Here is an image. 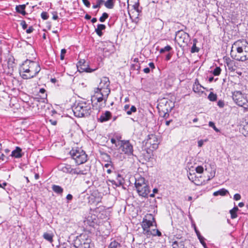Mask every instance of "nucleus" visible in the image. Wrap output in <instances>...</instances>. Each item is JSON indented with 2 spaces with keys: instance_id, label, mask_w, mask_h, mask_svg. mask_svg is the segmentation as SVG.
<instances>
[{
  "instance_id": "1",
  "label": "nucleus",
  "mask_w": 248,
  "mask_h": 248,
  "mask_svg": "<svg viewBox=\"0 0 248 248\" xmlns=\"http://www.w3.org/2000/svg\"><path fill=\"white\" fill-rule=\"evenodd\" d=\"M231 57L237 61L245 62L248 60V43L246 40L239 39L235 41L232 47Z\"/></svg>"
},
{
  "instance_id": "2",
  "label": "nucleus",
  "mask_w": 248,
  "mask_h": 248,
  "mask_svg": "<svg viewBox=\"0 0 248 248\" xmlns=\"http://www.w3.org/2000/svg\"><path fill=\"white\" fill-rule=\"evenodd\" d=\"M41 70L39 63L35 61L28 59L25 60L20 68L22 78L25 79H31L35 77Z\"/></svg>"
},
{
  "instance_id": "3",
  "label": "nucleus",
  "mask_w": 248,
  "mask_h": 248,
  "mask_svg": "<svg viewBox=\"0 0 248 248\" xmlns=\"http://www.w3.org/2000/svg\"><path fill=\"white\" fill-rule=\"evenodd\" d=\"M74 115L77 117H88L92 112V106L88 102L76 101L72 106Z\"/></svg>"
},
{
  "instance_id": "4",
  "label": "nucleus",
  "mask_w": 248,
  "mask_h": 248,
  "mask_svg": "<svg viewBox=\"0 0 248 248\" xmlns=\"http://www.w3.org/2000/svg\"><path fill=\"white\" fill-rule=\"evenodd\" d=\"M69 154L78 165L83 164L87 160L88 155L85 152L80 149H73L70 151Z\"/></svg>"
},
{
  "instance_id": "5",
  "label": "nucleus",
  "mask_w": 248,
  "mask_h": 248,
  "mask_svg": "<svg viewBox=\"0 0 248 248\" xmlns=\"http://www.w3.org/2000/svg\"><path fill=\"white\" fill-rule=\"evenodd\" d=\"M232 98L234 102L238 106L243 107L244 108L248 107V102L245 95L241 92L236 91L232 93Z\"/></svg>"
},
{
  "instance_id": "6",
  "label": "nucleus",
  "mask_w": 248,
  "mask_h": 248,
  "mask_svg": "<svg viewBox=\"0 0 248 248\" xmlns=\"http://www.w3.org/2000/svg\"><path fill=\"white\" fill-rule=\"evenodd\" d=\"M175 40L179 43H182L187 45L190 41L189 35L181 30L176 32Z\"/></svg>"
},
{
  "instance_id": "7",
  "label": "nucleus",
  "mask_w": 248,
  "mask_h": 248,
  "mask_svg": "<svg viewBox=\"0 0 248 248\" xmlns=\"http://www.w3.org/2000/svg\"><path fill=\"white\" fill-rule=\"evenodd\" d=\"M159 141L155 135H149L145 142V146L151 148V150H155L158 148Z\"/></svg>"
},
{
  "instance_id": "8",
  "label": "nucleus",
  "mask_w": 248,
  "mask_h": 248,
  "mask_svg": "<svg viewBox=\"0 0 248 248\" xmlns=\"http://www.w3.org/2000/svg\"><path fill=\"white\" fill-rule=\"evenodd\" d=\"M85 235L80 236L75 242L76 248H90L91 240L89 238H85Z\"/></svg>"
},
{
  "instance_id": "9",
  "label": "nucleus",
  "mask_w": 248,
  "mask_h": 248,
  "mask_svg": "<svg viewBox=\"0 0 248 248\" xmlns=\"http://www.w3.org/2000/svg\"><path fill=\"white\" fill-rule=\"evenodd\" d=\"M120 149L124 153L128 155H133V146L128 140H121Z\"/></svg>"
},
{
  "instance_id": "10",
  "label": "nucleus",
  "mask_w": 248,
  "mask_h": 248,
  "mask_svg": "<svg viewBox=\"0 0 248 248\" xmlns=\"http://www.w3.org/2000/svg\"><path fill=\"white\" fill-rule=\"evenodd\" d=\"M78 70L79 72H92L94 71L91 69L89 65L86 63L84 60H80L77 65Z\"/></svg>"
},
{
  "instance_id": "11",
  "label": "nucleus",
  "mask_w": 248,
  "mask_h": 248,
  "mask_svg": "<svg viewBox=\"0 0 248 248\" xmlns=\"http://www.w3.org/2000/svg\"><path fill=\"white\" fill-rule=\"evenodd\" d=\"M153 220H147L146 219H143L142 222V228L143 230V232L146 234L147 235H150V232H151L149 230V228L153 226V223L155 222V219L154 217H152Z\"/></svg>"
},
{
  "instance_id": "12",
  "label": "nucleus",
  "mask_w": 248,
  "mask_h": 248,
  "mask_svg": "<svg viewBox=\"0 0 248 248\" xmlns=\"http://www.w3.org/2000/svg\"><path fill=\"white\" fill-rule=\"evenodd\" d=\"M137 192L140 196L143 198H147L150 191L149 186H143L136 188Z\"/></svg>"
},
{
  "instance_id": "13",
  "label": "nucleus",
  "mask_w": 248,
  "mask_h": 248,
  "mask_svg": "<svg viewBox=\"0 0 248 248\" xmlns=\"http://www.w3.org/2000/svg\"><path fill=\"white\" fill-rule=\"evenodd\" d=\"M59 170L65 173L74 174V169L72 168L71 166L67 164H63L59 166Z\"/></svg>"
},
{
  "instance_id": "14",
  "label": "nucleus",
  "mask_w": 248,
  "mask_h": 248,
  "mask_svg": "<svg viewBox=\"0 0 248 248\" xmlns=\"http://www.w3.org/2000/svg\"><path fill=\"white\" fill-rule=\"evenodd\" d=\"M111 117V113L109 111H106L104 113H102L100 117L98 119V121L104 123L110 120Z\"/></svg>"
},
{
  "instance_id": "15",
  "label": "nucleus",
  "mask_w": 248,
  "mask_h": 248,
  "mask_svg": "<svg viewBox=\"0 0 248 248\" xmlns=\"http://www.w3.org/2000/svg\"><path fill=\"white\" fill-rule=\"evenodd\" d=\"M90 170V167L86 165L83 169L78 168L74 169V174L86 175Z\"/></svg>"
},
{
  "instance_id": "16",
  "label": "nucleus",
  "mask_w": 248,
  "mask_h": 248,
  "mask_svg": "<svg viewBox=\"0 0 248 248\" xmlns=\"http://www.w3.org/2000/svg\"><path fill=\"white\" fill-rule=\"evenodd\" d=\"M110 93V90L109 88H105L103 89L101 88H96V90L95 91V93H99V95L104 96L107 99Z\"/></svg>"
},
{
  "instance_id": "17",
  "label": "nucleus",
  "mask_w": 248,
  "mask_h": 248,
  "mask_svg": "<svg viewBox=\"0 0 248 248\" xmlns=\"http://www.w3.org/2000/svg\"><path fill=\"white\" fill-rule=\"evenodd\" d=\"M110 84V81L109 78L107 77H104L101 79L100 82L99 83V87L97 88L105 89L109 88Z\"/></svg>"
},
{
  "instance_id": "18",
  "label": "nucleus",
  "mask_w": 248,
  "mask_h": 248,
  "mask_svg": "<svg viewBox=\"0 0 248 248\" xmlns=\"http://www.w3.org/2000/svg\"><path fill=\"white\" fill-rule=\"evenodd\" d=\"M23 153L22 152V149L19 147L16 146V149L13 150L11 154V156L16 158L22 157Z\"/></svg>"
},
{
  "instance_id": "19",
  "label": "nucleus",
  "mask_w": 248,
  "mask_h": 248,
  "mask_svg": "<svg viewBox=\"0 0 248 248\" xmlns=\"http://www.w3.org/2000/svg\"><path fill=\"white\" fill-rule=\"evenodd\" d=\"M103 51L104 52L111 53L114 51V46L112 42H106L104 45Z\"/></svg>"
},
{
  "instance_id": "20",
  "label": "nucleus",
  "mask_w": 248,
  "mask_h": 248,
  "mask_svg": "<svg viewBox=\"0 0 248 248\" xmlns=\"http://www.w3.org/2000/svg\"><path fill=\"white\" fill-rule=\"evenodd\" d=\"M28 4V3H27L26 4L16 5V12L21 14L23 16H25L27 14V13L25 12V10L26 8V5Z\"/></svg>"
},
{
  "instance_id": "21",
  "label": "nucleus",
  "mask_w": 248,
  "mask_h": 248,
  "mask_svg": "<svg viewBox=\"0 0 248 248\" xmlns=\"http://www.w3.org/2000/svg\"><path fill=\"white\" fill-rule=\"evenodd\" d=\"M106 28L105 25L99 24L97 26V28L95 29V32L100 37L103 34L102 31L105 30Z\"/></svg>"
},
{
  "instance_id": "22",
  "label": "nucleus",
  "mask_w": 248,
  "mask_h": 248,
  "mask_svg": "<svg viewBox=\"0 0 248 248\" xmlns=\"http://www.w3.org/2000/svg\"><path fill=\"white\" fill-rule=\"evenodd\" d=\"M148 186L145 183V179L143 177H140L138 179H135V186L136 188L142 186Z\"/></svg>"
},
{
  "instance_id": "23",
  "label": "nucleus",
  "mask_w": 248,
  "mask_h": 248,
  "mask_svg": "<svg viewBox=\"0 0 248 248\" xmlns=\"http://www.w3.org/2000/svg\"><path fill=\"white\" fill-rule=\"evenodd\" d=\"M96 94L95 95H93L92 97L91 101L93 103V101L97 100V102H101L103 100H104L105 103L107 101V98H105L104 96H103L102 95L99 96V93H96Z\"/></svg>"
},
{
  "instance_id": "24",
  "label": "nucleus",
  "mask_w": 248,
  "mask_h": 248,
  "mask_svg": "<svg viewBox=\"0 0 248 248\" xmlns=\"http://www.w3.org/2000/svg\"><path fill=\"white\" fill-rule=\"evenodd\" d=\"M130 106L129 105H125L124 107V110L126 111L127 115H131L132 112H135L137 111V108L134 106H132L131 108H129Z\"/></svg>"
},
{
  "instance_id": "25",
  "label": "nucleus",
  "mask_w": 248,
  "mask_h": 248,
  "mask_svg": "<svg viewBox=\"0 0 248 248\" xmlns=\"http://www.w3.org/2000/svg\"><path fill=\"white\" fill-rule=\"evenodd\" d=\"M52 190L57 194L62 195L63 189L60 186L53 185L52 186Z\"/></svg>"
},
{
  "instance_id": "26",
  "label": "nucleus",
  "mask_w": 248,
  "mask_h": 248,
  "mask_svg": "<svg viewBox=\"0 0 248 248\" xmlns=\"http://www.w3.org/2000/svg\"><path fill=\"white\" fill-rule=\"evenodd\" d=\"M202 88L203 87L199 83L198 80L196 79L193 86V91L195 93H200Z\"/></svg>"
},
{
  "instance_id": "27",
  "label": "nucleus",
  "mask_w": 248,
  "mask_h": 248,
  "mask_svg": "<svg viewBox=\"0 0 248 248\" xmlns=\"http://www.w3.org/2000/svg\"><path fill=\"white\" fill-rule=\"evenodd\" d=\"M15 59L13 56H11L8 60V67L9 69H11L12 71L14 70V68L15 67Z\"/></svg>"
},
{
  "instance_id": "28",
  "label": "nucleus",
  "mask_w": 248,
  "mask_h": 248,
  "mask_svg": "<svg viewBox=\"0 0 248 248\" xmlns=\"http://www.w3.org/2000/svg\"><path fill=\"white\" fill-rule=\"evenodd\" d=\"M171 246L172 248H184V241H181L180 242H178L177 241H174L172 242Z\"/></svg>"
},
{
  "instance_id": "29",
  "label": "nucleus",
  "mask_w": 248,
  "mask_h": 248,
  "mask_svg": "<svg viewBox=\"0 0 248 248\" xmlns=\"http://www.w3.org/2000/svg\"><path fill=\"white\" fill-rule=\"evenodd\" d=\"M198 42V40L196 38H194L193 40V46L191 47L190 52L192 53H197L200 51V48L197 47L196 45Z\"/></svg>"
},
{
  "instance_id": "30",
  "label": "nucleus",
  "mask_w": 248,
  "mask_h": 248,
  "mask_svg": "<svg viewBox=\"0 0 248 248\" xmlns=\"http://www.w3.org/2000/svg\"><path fill=\"white\" fill-rule=\"evenodd\" d=\"M227 193H229V191L227 189L225 188H221L217 191L214 192L213 195L214 196H217L218 195L225 196Z\"/></svg>"
},
{
  "instance_id": "31",
  "label": "nucleus",
  "mask_w": 248,
  "mask_h": 248,
  "mask_svg": "<svg viewBox=\"0 0 248 248\" xmlns=\"http://www.w3.org/2000/svg\"><path fill=\"white\" fill-rule=\"evenodd\" d=\"M43 237L45 240L50 243L52 242L53 241V234L52 233L47 232H45L43 235Z\"/></svg>"
},
{
  "instance_id": "32",
  "label": "nucleus",
  "mask_w": 248,
  "mask_h": 248,
  "mask_svg": "<svg viewBox=\"0 0 248 248\" xmlns=\"http://www.w3.org/2000/svg\"><path fill=\"white\" fill-rule=\"evenodd\" d=\"M114 0H107L106 1H104V5L105 7L108 9H112L114 5Z\"/></svg>"
},
{
  "instance_id": "33",
  "label": "nucleus",
  "mask_w": 248,
  "mask_h": 248,
  "mask_svg": "<svg viewBox=\"0 0 248 248\" xmlns=\"http://www.w3.org/2000/svg\"><path fill=\"white\" fill-rule=\"evenodd\" d=\"M131 2L134 3L132 6L133 9L135 10L138 13L141 12V10L139 9V0H133V1Z\"/></svg>"
},
{
  "instance_id": "34",
  "label": "nucleus",
  "mask_w": 248,
  "mask_h": 248,
  "mask_svg": "<svg viewBox=\"0 0 248 248\" xmlns=\"http://www.w3.org/2000/svg\"><path fill=\"white\" fill-rule=\"evenodd\" d=\"M124 179L121 176V175L120 174H117V177H116V182H117V185L116 186H119L123 185L124 184Z\"/></svg>"
},
{
  "instance_id": "35",
  "label": "nucleus",
  "mask_w": 248,
  "mask_h": 248,
  "mask_svg": "<svg viewBox=\"0 0 248 248\" xmlns=\"http://www.w3.org/2000/svg\"><path fill=\"white\" fill-rule=\"evenodd\" d=\"M122 245L121 244L117 242L116 240H114L110 243L109 245V248H121Z\"/></svg>"
},
{
  "instance_id": "36",
  "label": "nucleus",
  "mask_w": 248,
  "mask_h": 248,
  "mask_svg": "<svg viewBox=\"0 0 248 248\" xmlns=\"http://www.w3.org/2000/svg\"><path fill=\"white\" fill-rule=\"evenodd\" d=\"M188 177L189 180L194 183L195 185H199V184L196 183L197 177L194 175V173L192 174L189 172V173L188 174Z\"/></svg>"
},
{
  "instance_id": "37",
  "label": "nucleus",
  "mask_w": 248,
  "mask_h": 248,
  "mask_svg": "<svg viewBox=\"0 0 248 248\" xmlns=\"http://www.w3.org/2000/svg\"><path fill=\"white\" fill-rule=\"evenodd\" d=\"M172 48L169 45H167V46H165L163 48H162L160 49L159 52L160 53H164L165 52H170V51L172 50Z\"/></svg>"
},
{
  "instance_id": "38",
  "label": "nucleus",
  "mask_w": 248,
  "mask_h": 248,
  "mask_svg": "<svg viewBox=\"0 0 248 248\" xmlns=\"http://www.w3.org/2000/svg\"><path fill=\"white\" fill-rule=\"evenodd\" d=\"M208 99L211 101H215L217 99V95L213 92H211L208 96Z\"/></svg>"
},
{
  "instance_id": "39",
  "label": "nucleus",
  "mask_w": 248,
  "mask_h": 248,
  "mask_svg": "<svg viewBox=\"0 0 248 248\" xmlns=\"http://www.w3.org/2000/svg\"><path fill=\"white\" fill-rule=\"evenodd\" d=\"M96 4H93V9L100 8L101 6L104 3V0H96Z\"/></svg>"
},
{
  "instance_id": "40",
  "label": "nucleus",
  "mask_w": 248,
  "mask_h": 248,
  "mask_svg": "<svg viewBox=\"0 0 248 248\" xmlns=\"http://www.w3.org/2000/svg\"><path fill=\"white\" fill-rule=\"evenodd\" d=\"M226 65L228 66V69L230 71L232 72L234 71L235 70V68L234 67V66H235V63L233 61H232L230 62H228V63H227Z\"/></svg>"
},
{
  "instance_id": "41",
  "label": "nucleus",
  "mask_w": 248,
  "mask_h": 248,
  "mask_svg": "<svg viewBox=\"0 0 248 248\" xmlns=\"http://www.w3.org/2000/svg\"><path fill=\"white\" fill-rule=\"evenodd\" d=\"M150 235H153L154 236L157 235L158 236H161L162 234L161 232L158 230L154 229L153 230V232L151 231L150 232Z\"/></svg>"
},
{
  "instance_id": "42",
  "label": "nucleus",
  "mask_w": 248,
  "mask_h": 248,
  "mask_svg": "<svg viewBox=\"0 0 248 248\" xmlns=\"http://www.w3.org/2000/svg\"><path fill=\"white\" fill-rule=\"evenodd\" d=\"M103 158L105 160V161L107 162H110L111 163V157L109 155H108L107 153H104L102 154Z\"/></svg>"
},
{
  "instance_id": "43",
  "label": "nucleus",
  "mask_w": 248,
  "mask_h": 248,
  "mask_svg": "<svg viewBox=\"0 0 248 248\" xmlns=\"http://www.w3.org/2000/svg\"><path fill=\"white\" fill-rule=\"evenodd\" d=\"M221 69L219 67H216L212 71L213 74L215 76L219 75Z\"/></svg>"
},
{
  "instance_id": "44",
  "label": "nucleus",
  "mask_w": 248,
  "mask_h": 248,
  "mask_svg": "<svg viewBox=\"0 0 248 248\" xmlns=\"http://www.w3.org/2000/svg\"><path fill=\"white\" fill-rule=\"evenodd\" d=\"M108 17V14L107 13H103L102 16L99 18V21L104 22Z\"/></svg>"
},
{
  "instance_id": "45",
  "label": "nucleus",
  "mask_w": 248,
  "mask_h": 248,
  "mask_svg": "<svg viewBox=\"0 0 248 248\" xmlns=\"http://www.w3.org/2000/svg\"><path fill=\"white\" fill-rule=\"evenodd\" d=\"M209 126L212 128H213L214 129V130L217 132H220V130L217 128V127L216 126L215 124V123L212 121H210L209 122Z\"/></svg>"
},
{
  "instance_id": "46",
  "label": "nucleus",
  "mask_w": 248,
  "mask_h": 248,
  "mask_svg": "<svg viewBox=\"0 0 248 248\" xmlns=\"http://www.w3.org/2000/svg\"><path fill=\"white\" fill-rule=\"evenodd\" d=\"M230 213L231 214V217L232 219H234L237 217V212L234 211L232 209L230 210Z\"/></svg>"
},
{
  "instance_id": "47",
  "label": "nucleus",
  "mask_w": 248,
  "mask_h": 248,
  "mask_svg": "<svg viewBox=\"0 0 248 248\" xmlns=\"http://www.w3.org/2000/svg\"><path fill=\"white\" fill-rule=\"evenodd\" d=\"M41 16L43 20H46L49 17L48 14L46 12H43L41 14Z\"/></svg>"
},
{
  "instance_id": "48",
  "label": "nucleus",
  "mask_w": 248,
  "mask_h": 248,
  "mask_svg": "<svg viewBox=\"0 0 248 248\" xmlns=\"http://www.w3.org/2000/svg\"><path fill=\"white\" fill-rule=\"evenodd\" d=\"M196 171L198 173H202L203 172V168L202 166H198L196 168Z\"/></svg>"
},
{
  "instance_id": "49",
  "label": "nucleus",
  "mask_w": 248,
  "mask_h": 248,
  "mask_svg": "<svg viewBox=\"0 0 248 248\" xmlns=\"http://www.w3.org/2000/svg\"><path fill=\"white\" fill-rule=\"evenodd\" d=\"M66 53V50L65 48H63L61 51L60 59L61 60H63L64 59V55Z\"/></svg>"
},
{
  "instance_id": "50",
  "label": "nucleus",
  "mask_w": 248,
  "mask_h": 248,
  "mask_svg": "<svg viewBox=\"0 0 248 248\" xmlns=\"http://www.w3.org/2000/svg\"><path fill=\"white\" fill-rule=\"evenodd\" d=\"M224 101L222 100H219L218 102H217V106L220 108H223L224 107Z\"/></svg>"
},
{
  "instance_id": "51",
  "label": "nucleus",
  "mask_w": 248,
  "mask_h": 248,
  "mask_svg": "<svg viewBox=\"0 0 248 248\" xmlns=\"http://www.w3.org/2000/svg\"><path fill=\"white\" fill-rule=\"evenodd\" d=\"M200 243L202 244V245L203 247H205V245H206L205 242H204V238L202 236V237H201L200 238H198Z\"/></svg>"
},
{
  "instance_id": "52",
  "label": "nucleus",
  "mask_w": 248,
  "mask_h": 248,
  "mask_svg": "<svg viewBox=\"0 0 248 248\" xmlns=\"http://www.w3.org/2000/svg\"><path fill=\"white\" fill-rule=\"evenodd\" d=\"M20 25L22 26L23 29L25 30L27 28V24L24 20L21 21Z\"/></svg>"
},
{
  "instance_id": "53",
  "label": "nucleus",
  "mask_w": 248,
  "mask_h": 248,
  "mask_svg": "<svg viewBox=\"0 0 248 248\" xmlns=\"http://www.w3.org/2000/svg\"><path fill=\"white\" fill-rule=\"evenodd\" d=\"M194 230L198 238H200L201 237H202V236L201 235L200 232L197 229L195 225H194Z\"/></svg>"
},
{
  "instance_id": "54",
  "label": "nucleus",
  "mask_w": 248,
  "mask_h": 248,
  "mask_svg": "<svg viewBox=\"0 0 248 248\" xmlns=\"http://www.w3.org/2000/svg\"><path fill=\"white\" fill-rule=\"evenodd\" d=\"M241 198V195L238 193L235 194L233 196V199L235 201H238L240 200Z\"/></svg>"
},
{
  "instance_id": "55",
  "label": "nucleus",
  "mask_w": 248,
  "mask_h": 248,
  "mask_svg": "<svg viewBox=\"0 0 248 248\" xmlns=\"http://www.w3.org/2000/svg\"><path fill=\"white\" fill-rule=\"evenodd\" d=\"M84 4L87 7L89 8L91 6V3L88 0H82Z\"/></svg>"
},
{
  "instance_id": "56",
  "label": "nucleus",
  "mask_w": 248,
  "mask_h": 248,
  "mask_svg": "<svg viewBox=\"0 0 248 248\" xmlns=\"http://www.w3.org/2000/svg\"><path fill=\"white\" fill-rule=\"evenodd\" d=\"M132 68L135 70L139 71L140 69V65H137V64H132Z\"/></svg>"
},
{
  "instance_id": "57",
  "label": "nucleus",
  "mask_w": 248,
  "mask_h": 248,
  "mask_svg": "<svg viewBox=\"0 0 248 248\" xmlns=\"http://www.w3.org/2000/svg\"><path fill=\"white\" fill-rule=\"evenodd\" d=\"M73 197L71 194H68L66 196V198L67 200V202L68 203L70 201H71L73 199Z\"/></svg>"
},
{
  "instance_id": "58",
  "label": "nucleus",
  "mask_w": 248,
  "mask_h": 248,
  "mask_svg": "<svg viewBox=\"0 0 248 248\" xmlns=\"http://www.w3.org/2000/svg\"><path fill=\"white\" fill-rule=\"evenodd\" d=\"M172 53H171V52H169L166 56V58H165V60L167 61H169L171 57H172Z\"/></svg>"
},
{
  "instance_id": "59",
  "label": "nucleus",
  "mask_w": 248,
  "mask_h": 248,
  "mask_svg": "<svg viewBox=\"0 0 248 248\" xmlns=\"http://www.w3.org/2000/svg\"><path fill=\"white\" fill-rule=\"evenodd\" d=\"M34 30L32 26H30L29 28L26 30V32L27 33H31Z\"/></svg>"
},
{
  "instance_id": "60",
  "label": "nucleus",
  "mask_w": 248,
  "mask_h": 248,
  "mask_svg": "<svg viewBox=\"0 0 248 248\" xmlns=\"http://www.w3.org/2000/svg\"><path fill=\"white\" fill-rule=\"evenodd\" d=\"M109 166H110L111 168L113 167L112 163L110 162H107V163L105 164L104 166V167L105 168H108Z\"/></svg>"
},
{
  "instance_id": "61",
  "label": "nucleus",
  "mask_w": 248,
  "mask_h": 248,
  "mask_svg": "<svg viewBox=\"0 0 248 248\" xmlns=\"http://www.w3.org/2000/svg\"><path fill=\"white\" fill-rule=\"evenodd\" d=\"M233 60H232L229 57H226L225 59V63L226 64H227V63H228V62H231Z\"/></svg>"
},
{
  "instance_id": "62",
  "label": "nucleus",
  "mask_w": 248,
  "mask_h": 248,
  "mask_svg": "<svg viewBox=\"0 0 248 248\" xmlns=\"http://www.w3.org/2000/svg\"><path fill=\"white\" fill-rule=\"evenodd\" d=\"M149 66H150V67L152 69H154L155 68V64L154 63V62H151L149 63Z\"/></svg>"
},
{
  "instance_id": "63",
  "label": "nucleus",
  "mask_w": 248,
  "mask_h": 248,
  "mask_svg": "<svg viewBox=\"0 0 248 248\" xmlns=\"http://www.w3.org/2000/svg\"><path fill=\"white\" fill-rule=\"evenodd\" d=\"M49 121L50 122L51 124L55 125L57 124V122L56 120H49Z\"/></svg>"
},
{
  "instance_id": "64",
  "label": "nucleus",
  "mask_w": 248,
  "mask_h": 248,
  "mask_svg": "<svg viewBox=\"0 0 248 248\" xmlns=\"http://www.w3.org/2000/svg\"><path fill=\"white\" fill-rule=\"evenodd\" d=\"M143 72L145 73H146V74H148V73H149L150 72V69L148 67H146V68H145L144 69H143Z\"/></svg>"
}]
</instances>
